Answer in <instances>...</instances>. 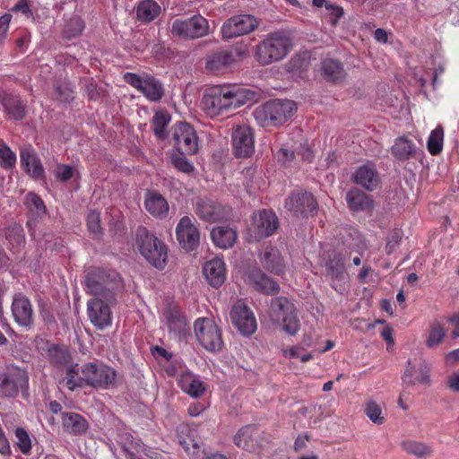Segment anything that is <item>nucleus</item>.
Wrapping results in <instances>:
<instances>
[{
  "label": "nucleus",
  "mask_w": 459,
  "mask_h": 459,
  "mask_svg": "<svg viewBox=\"0 0 459 459\" xmlns=\"http://www.w3.org/2000/svg\"><path fill=\"white\" fill-rule=\"evenodd\" d=\"M208 21L200 14L188 18H178L171 23L170 32L185 39H195L209 34Z\"/></svg>",
  "instance_id": "6"
},
{
  "label": "nucleus",
  "mask_w": 459,
  "mask_h": 459,
  "mask_svg": "<svg viewBox=\"0 0 459 459\" xmlns=\"http://www.w3.org/2000/svg\"><path fill=\"white\" fill-rule=\"evenodd\" d=\"M86 292L93 298H103L117 302V293L122 288L118 273L111 270L95 268L87 273L84 280Z\"/></svg>",
  "instance_id": "2"
},
{
  "label": "nucleus",
  "mask_w": 459,
  "mask_h": 459,
  "mask_svg": "<svg viewBox=\"0 0 459 459\" xmlns=\"http://www.w3.org/2000/svg\"><path fill=\"white\" fill-rule=\"evenodd\" d=\"M364 411L373 423L377 425L384 423L385 418L382 416V410L375 401L368 402Z\"/></svg>",
  "instance_id": "50"
},
{
  "label": "nucleus",
  "mask_w": 459,
  "mask_h": 459,
  "mask_svg": "<svg viewBox=\"0 0 459 459\" xmlns=\"http://www.w3.org/2000/svg\"><path fill=\"white\" fill-rule=\"evenodd\" d=\"M12 16L4 14L0 17V42L5 38Z\"/></svg>",
  "instance_id": "60"
},
{
  "label": "nucleus",
  "mask_w": 459,
  "mask_h": 459,
  "mask_svg": "<svg viewBox=\"0 0 459 459\" xmlns=\"http://www.w3.org/2000/svg\"><path fill=\"white\" fill-rule=\"evenodd\" d=\"M47 359L50 365L61 368L71 363L72 355L65 345L51 343L47 350Z\"/></svg>",
  "instance_id": "32"
},
{
  "label": "nucleus",
  "mask_w": 459,
  "mask_h": 459,
  "mask_svg": "<svg viewBox=\"0 0 459 459\" xmlns=\"http://www.w3.org/2000/svg\"><path fill=\"white\" fill-rule=\"evenodd\" d=\"M12 316L15 323L25 329H30L34 325V310L30 299L22 292L13 297Z\"/></svg>",
  "instance_id": "16"
},
{
  "label": "nucleus",
  "mask_w": 459,
  "mask_h": 459,
  "mask_svg": "<svg viewBox=\"0 0 459 459\" xmlns=\"http://www.w3.org/2000/svg\"><path fill=\"white\" fill-rule=\"evenodd\" d=\"M444 130L441 126L434 129L428 139L427 147L432 155L441 152L443 148Z\"/></svg>",
  "instance_id": "47"
},
{
  "label": "nucleus",
  "mask_w": 459,
  "mask_h": 459,
  "mask_svg": "<svg viewBox=\"0 0 459 459\" xmlns=\"http://www.w3.org/2000/svg\"><path fill=\"white\" fill-rule=\"evenodd\" d=\"M144 207L146 211L157 219H165L169 214L167 199L157 191H148L145 194Z\"/></svg>",
  "instance_id": "28"
},
{
  "label": "nucleus",
  "mask_w": 459,
  "mask_h": 459,
  "mask_svg": "<svg viewBox=\"0 0 459 459\" xmlns=\"http://www.w3.org/2000/svg\"><path fill=\"white\" fill-rule=\"evenodd\" d=\"M177 239L186 251L196 249L199 245V230L188 216L182 217L176 228Z\"/></svg>",
  "instance_id": "20"
},
{
  "label": "nucleus",
  "mask_w": 459,
  "mask_h": 459,
  "mask_svg": "<svg viewBox=\"0 0 459 459\" xmlns=\"http://www.w3.org/2000/svg\"><path fill=\"white\" fill-rule=\"evenodd\" d=\"M135 238L141 255L157 269H163L168 258L166 245L143 226L137 228Z\"/></svg>",
  "instance_id": "5"
},
{
  "label": "nucleus",
  "mask_w": 459,
  "mask_h": 459,
  "mask_svg": "<svg viewBox=\"0 0 459 459\" xmlns=\"http://www.w3.org/2000/svg\"><path fill=\"white\" fill-rule=\"evenodd\" d=\"M402 380L405 388L412 387L416 384L429 385L430 377L429 364L425 360H422L420 362L419 366L416 367L411 360H408Z\"/></svg>",
  "instance_id": "23"
},
{
  "label": "nucleus",
  "mask_w": 459,
  "mask_h": 459,
  "mask_svg": "<svg viewBox=\"0 0 459 459\" xmlns=\"http://www.w3.org/2000/svg\"><path fill=\"white\" fill-rule=\"evenodd\" d=\"M230 318L234 326L238 328L239 333L243 335H251L257 328L256 320L253 312L242 302H238L233 306L230 311Z\"/></svg>",
  "instance_id": "18"
},
{
  "label": "nucleus",
  "mask_w": 459,
  "mask_h": 459,
  "mask_svg": "<svg viewBox=\"0 0 459 459\" xmlns=\"http://www.w3.org/2000/svg\"><path fill=\"white\" fill-rule=\"evenodd\" d=\"M55 173L57 179L66 182L73 177L74 169L71 166L60 164Z\"/></svg>",
  "instance_id": "58"
},
{
  "label": "nucleus",
  "mask_w": 459,
  "mask_h": 459,
  "mask_svg": "<svg viewBox=\"0 0 459 459\" xmlns=\"http://www.w3.org/2000/svg\"><path fill=\"white\" fill-rule=\"evenodd\" d=\"M29 375L24 368L8 367L0 372V396L14 398L20 391L28 389Z\"/></svg>",
  "instance_id": "7"
},
{
  "label": "nucleus",
  "mask_w": 459,
  "mask_h": 459,
  "mask_svg": "<svg viewBox=\"0 0 459 459\" xmlns=\"http://www.w3.org/2000/svg\"><path fill=\"white\" fill-rule=\"evenodd\" d=\"M448 387L454 392H459V374H455L448 379Z\"/></svg>",
  "instance_id": "64"
},
{
  "label": "nucleus",
  "mask_w": 459,
  "mask_h": 459,
  "mask_svg": "<svg viewBox=\"0 0 459 459\" xmlns=\"http://www.w3.org/2000/svg\"><path fill=\"white\" fill-rule=\"evenodd\" d=\"M254 97V92L236 86H215L208 89L202 99V108L211 117L224 110L237 108Z\"/></svg>",
  "instance_id": "1"
},
{
  "label": "nucleus",
  "mask_w": 459,
  "mask_h": 459,
  "mask_svg": "<svg viewBox=\"0 0 459 459\" xmlns=\"http://www.w3.org/2000/svg\"><path fill=\"white\" fill-rule=\"evenodd\" d=\"M184 389L190 396L197 398L204 394L205 385L199 378H193Z\"/></svg>",
  "instance_id": "54"
},
{
  "label": "nucleus",
  "mask_w": 459,
  "mask_h": 459,
  "mask_svg": "<svg viewBox=\"0 0 459 459\" xmlns=\"http://www.w3.org/2000/svg\"><path fill=\"white\" fill-rule=\"evenodd\" d=\"M309 440V436L308 435H305L304 437L302 436H299L296 440H295V443H294V449L296 451L301 449V448H304L306 447V441H308Z\"/></svg>",
  "instance_id": "62"
},
{
  "label": "nucleus",
  "mask_w": 459,
  "mask_h": 459,
  "mask_svg": "<svg viewBox=\"0 0 459 459\" xmlns=\"http://www.w3.org/2000/svg\"><path fill=\"white\" fill-rule=\"evenodd\" d=\"M348 206L353 211H368L373 208V200L364 192L353 188L346 194Z\"/></svg>",
  "instance_id": "37"
},
{
  "label": "nucleus",
  "mask_w": 459,
  "mask_h": 459,
  "mask_svg": "<svg viewBox=\"0 0 459 459\" xmlns=\"http://www.w3.org/2000/svg\"><path fill=\"white\" fill-rule=\"evenodd\" d=\"M5 112L15 120H22L26 115V105L18 97H6L3 101Z\"/></svg>",
  "instance_id": "41"
},
{
  "label": "nucleus",
  "mask_w": 459,
  "mask_h": 459,
  "mask_svg": "<svg viewBox=\"0 0 459 459\" xmlns=\"http://www.w3.org/2000/svg\"><path fill=\"white\" fill-rule=\"evenodd\" d=\"M446 336L444 325L438 320H434L429 325V334L426 340L428 348H434L441 343Z\"/></svg>",
  "instance_id": "45"
},
{
  "label": "nucleus",
  "mask_w": 459,
  "mask_h": 459,
  "mask_svg": "<svg viewBox=\"0 0 459 459\" xmlns=\"http://www.w3.org/2000/svg\"><path fill=\"white\" fill-rule=\"evenodd\" d=\"M87 226L89 230L93 234L101 233L100 215L99 212L91 211L87 216Z\"/></svg>",
  "instance_id": "55"
},
{
  "label": "nucleus",
  "mask_w": 459,
  "mask_h": 459,
  "mask_svg": "<svg viewBox=\"0 0 459 459\" xmlns=\"http://www.w3.org/2000/svg\"><path fill=\"white\" fill-rule=\"evenodd\" d=\"M170 121V116L164 111H157L152 117L153 133L160 140H165L168 136L166 127Z\"/></svg>",
  "instance_id": "46"
},
{
  "label": "nucleus",
  "mask_w": 459,
  "mask_h": 459,
  "mask_svg": "<svg viewBox=\"0 0 459 459\" xmlns=\"http://www.w3.org/2000/svg\"><path fill=\"white\" fill-rule=\"evenodd\" d=\"M292 48V40L285 30L267 34L255 47V58L262 65H268L283 59Z\"/></svg>",
  "instance_id": "3"
},
{
  "label": "nucleus",
  "mask_w": 459,
  "mask_h": 459,
  "mask_svg": "<svg viewBox=\"0 0 459 459\" xmlns=\"http://www.w3.org/2000/svg\"><path fill=\"white\" fill-rule=\"evenodd\" d=\"M381 336L387 343H394L393 329L390 326H386L383 329V331L381 332Z\"/></svg>",
  "instance_id": "63"
},
{
  "label": "nucleus",
  "mask_w": 459,
  "mask_h": 459,
  "mask_svg": "<svg viewBox=\"0 0 459 459\" xmlns=\"http://www.w3.org/2000/svg\"><path fill=\"white\" fill-rule=\"evenodd\" d=\"M125 81L131 86L143 92L152 101H158L163 95V87L160 81L152 76L140 77L136 74L126 73Z\"/></svg>",
  "instance_id": "17"
},
{
  "label": "nucleus",
  "mask_w": 459,
  "mask_h": 459,
  "mask_svg": "<svg viewBox=\"0 0 459 459\" xmlns=\"http://www.w3.org/2000/svg\"><path fill=\"white\" fill-rule=\"evenodd\" d=\"M186 154L174 153L171 155V162L181 172L189 174L194 170L193 164L185 157Z\"/></svg>",
  "instance_id": "52"
},
{
  "label": "nucleus",
  "mask_w": 459,
  "mask_h": 459,
  "mask_svg": "<svg viewBox=\"0 0 459 459\" xmlns=\"http://www.w3.org/2000/svg\"><path fill=\"white\" fill-rule=\"evenodd\" d=\"M211 237L216 247L227 249L234 245L237 232L230 227L220 226L212 229Z\"/></svg>",
  "instance_id": "35"
},
{
  "label": "nucleus",
  "mask_w": 459,
  "mask_h": 459,
  "mask_svg": "<svg viewBox=\"0 0 459 459\" xmlns=\"http://www.w3.org/2000/svg\"><path fill=\"white\" fill-rule=\"evenodd\" d=\"M20 158L25 172L34 179L44 178V169L41 161L30 144H23L20 147Z\"/></svg>",
  "instance_id": "24"
},
{
  "label": "nucleus",
  "mask_w": 459,
  "mask_h": 459,
  "mask_svg": "<svg viewBox=\"0 0 459 459\" xmlns=\"http://www.w3.org/2000/svg\"><path fill=\"white\" fill-rule=\"evenodd\" d=\"M325 273L332 280H342L344 277V261L341 254L329 253L325 262Z\"/></svg>",
  "instance_id": "38"
},
{
  "label": "nucleus",
  "mask_w": 459,
  "mask_h": 459,
  "mask_svg": "<svg viewBox=\"0 0 459 459\" xmlns=\"http://www.w3.org/2000/svg\"><path fill=\"white\" fill-rule=\"evenodd\" d=\"M235 62L232 53L229 50H219L206 56L205 68L210 72L220 71Z\"/></svg>",
  "instance_id": "33"
},
{
  "label": "nucleus",
  "mask_w": 459,
  "mask_h": 459,
  "mask_svg": "<svg viewBox=\"0 0 459 459\" xmlns=\"http://www.w3.org/2000/svg\"><path fill=\"white\" fill-rule=\"evenodd\" d=\"M15 437L17 438L16 445L21 452L28 455L31 449V441L27 431L22 428H17L15 429Z\"/></svg>",
  "instance_id": "51"
},
{
  "label": "nucleus",
  "mask_w": 459,
  "mask_h": 459,
  "mask_svg": "<svg viewBox=\"0 0 459 459\" xmlns=\"http://www.w3.org/2000/svg\"><path fill=\"white\" fill-rule=\"evenodd\" d=\"M271 316L275 321L281 320L282 329L294 335L299 329L294 305L285 297H276L271 300Z\"/></svg>",
  "instance_id": "8"
},
{
  "label": "nucleus",
  "mask_w": 459,
  "mask_h": 459,
  "mask_svg": "<svg viewBox=\"0 0 459 459\" xmlns=\"http://www.w3.org/2000/svg\"><path fill=\"white\" fill-rule=\"evenodd\" d=\"M160 13V6L153 0H145L137 6L136 15L143 22L153 21Z\"/></svg>",
  "instance_id": "40"
},
{
  "label": "nucleus",
  "mask_w": 459,
  "mask_h": 459,
  "mask_svg": "<svg viewBox=\"0 0 459 459\" xmlns=\"http://www.w3.org/2000/svg\"><path fill=\"white\" fill-rule=\"evenodd\" d=\"M296 110L292 100H273L256 107L253 117L262 127L279 126L288 121Z\"/></svg>",
  "instance_id": "4"
},
{
  "label": "nucleus",
  "mask_w": 459,
  "mask_h": 459,
  "mask_svg": "<svg viewBox=\"0 0 459 459\" xmlns=\"http://www.w3.org/2000/svg\"><path fill=\"white\" fill-rule=\"evenodd\" d=\"M168 327L174 338L181 341L189 333L190 327L181 309L176 305H169L163 312Z\"/></svg>",
  "instance_id": "21"
},
{
  "label": "nucleus",
  "mask_w": 459,
  "mask_h": 459,
  "mask_svg": "<svg viewBox=\"0 0 459 459\" xmlns=\"http://www.w3.org/2000/svg\"><path fill=\"white\" fill-rule=\"evenodd\" d=\"M321 73L324 79L333 83H342L346 78L342 64L336 59H325L321 63Z\"/></svg>",
  "instance_id": "30"
},
{
  "label": "nucleus",
  "mask_w": 459,
  "mask_h": 459,
  "mask_svg": "<svg viewBox=\"0 0 459 459\" xmlns=\"http://www.w3.org/2000/svg\"><path fill=\"white\" fill-rule=\"evenodd\" d=\"M16 163V154L5 144H0V166L4 169H12Z\"/></svg>",
  "instance_id": "48"
},
{
  "label": "nucleus",
  "mask_w": 459,
  "mask_h": 459,
  "mask_svg": "<svg viewBox=\"0 0 459 459\" xmlns=\"http://www.w3.org/2000/svg\"><path fill=\"white\" fill-rule=\"evenodd\" d=\"M262 266L268 272L276 275H281L284 273L285 264L283 258L279 250L269 247L260 256Z\"/></svg>",
  "instance_id": "31"
},
{
  "label": "nucleus",
  "mask_w": 459,
  "mask_h": 459,
  "mask_svg": "<svg viewBox=\"0 0 459 459\" xmlns=\"http://www.w3.org/2000/svg\"><path fill=\"white\" fill-rule=\"evenodd\" d=\"M279 228L276 214L269 210H262L253 216V222L248 228V241L259 242L270 237Z\"/></svg>",
  "instance_id": "10"
},
{
  "label": "nucleus",
  "mask_w": 459,
  "mask_h": 459,
  "mask_svg": "<svg viewBox=\"0 0 459 459\" xmlns=\"http://www.w3.org/2000/svg\"><path fill=\"white\" fill-rule=\"evenodd\" d=\"M259 26L257 19L251 14L240 13L227 19L221 29L223 39H230L253 32Z\"/></svg>",
  "instance_id": "12"
},
{
  "label": "nucleus",
  "mask_w": 459,
  "mask_h": 459,
  "mask_svg": "<svg viewBox=\"0 0 459 459\" xmlns=\"http://www.w3.org/2000/svg\"><path fill=\"white\" fill-rule=\"evenodd\" d=\"M62 425L64 429L74 435H81L88 429L87 420L75 412H64L62 415Z\"/></svg>",
  "instance_id": "34"
},
{
  "label": "nucleus",
  "mask_w": 459,
  "mask_h": 459,
  "mask_svg": "<svg viewBox=\"0 0 459 459\" xmlns=\"http://www.w3.org/2000/svg\"><path fill=\"white\" fill-rule=\"evenodd\" d=\"M249 428L246 427L241 429L234 437V443L237 446L247 449L248 448V439H249Z\"/></svg>",
  "instance_id": "56"
},
{
  "label": "nucleus",
  "mask_w": 459,
  "mask_h": 459,
  "mask_svg": "<svg viewBox=\"0 0 459 459\" xmlns=\"http://www.w3.org/2000/svg\"><path fill=\"white\" fill-rule=\"evenodd\" d=\"M0 238L13 255L21 253L26 245L24 229L21 223L15 221L0 229Z\"/></svg>",
  "instance_id": "19"
},
{
  "label": "nucleus",
  "mask_w": 459,
  "mask_h": 459,
  "mask_svg": "<svg viewBox=\"0 0 459 459\" xmlns=\"http://www.w3.org/2000/svg\"><path fill=\"white\" fill-rule=\"evenodd\" d=\"M248 283L258 292L275 295L280 292V285L266 275L260 268L250 269L247 273Z\"/></svg>",
  "instance_id": "25"
},
{
  "label": "nucleus",
  "mask_w": 459,
  "mask_h": 459,
  "mask_svg": "<svg viewBox=\"0 0 459 459\" xmlns=\"http://www.w3.org/2000/svg\"><path fill=\"white\" fill-rule=\"evenodd\" d=\"M117 302H108L103 298H92L87 302V314L91 324L99 330L111 325V307Z\"/></svg>",
  "instance_id": "14"
},
{
  "label": "nucleus",
  "mask_w": 459,
  "mask_h": 459,
  "mask_svg": "<svg viewBox=\"0 0 459 459\" xmlns=\"http://www.w3.org/2000/svg\"><path fill=\"white\" fill-rule=\"evenodd\" d=\"M234 153L238 158H246L254 152V134L249 126H238L232 133Z\"/></svg>",
  "instance_id": "22"
},
{
  "label": "nucleus",
  "mask_w": 459,
  "mask_h": 459,
  "mask_svg": "<svg viewBox=\"0 0 459 459\" xmlns=\"http://www.w3.org/2000/svg\"><path fill=\"white\" fill-rule=\"evenodd\" d=\"M195 332L200 344L208 351L216 352L222 349L221 333L212 320L197 319L195 322Z\"/></svg>",
  "instance_id": "11"
},
{
  "label": "nucleus",
  "mask_w": 459,
  "mask_h": 459,
  "mask_svg": "<svg viewBox=\"0 0 459 459\" xmlns=\"http://www.w3.org/2000/svg\"><path fill=\"white\" fill-rule=\"evenodd\" d=\"M81 372L84 385L102 389L115 385L116 371L107 365L89 362L82 367Z\"/></svg>",
  "instance_id": "9"
},
{
  "label": "nucleus",
  "mask_w": 459,
  "mask_h": 459,
  "mask_svg": "<svg viewBox=\"0 0 459 459\" xmlns=\"http://www.w3.org/2000/svg\"><path fill=\"white\" fill-rule=\"evenodd\" d=\"M357 185L361 186L368 191L375 190L379 185V176L374 167L363 165L357 169L353 176Z\"/></svg>",
  "instance_id": "29"
},
{
  "label": "nucleus",
  "mask_w": 459,
  "mask_h": 459,
  "mask_svg": "<svg viewBox=\"0 0 459 459\" xmlns=\"http://www.w3.org/2000/svg\"><path fill=\"white\" fill-rule=\"evenodd\" d=\"M23 204L28 211L29 220L27 226L29 228L36 226L37 222L42 220L47 213V208L43 200L34 192H29L25 195Z\"/></svg>",
  "instance_id": "26"
},
{
  "label": "nucleus",
  "mask_w": 459,
  "mask_h": 459,
  "mask_svg": "<svg viewBox=\"0 0 459 459\" xmlns=\"http://www.w3.org/2000/svg\"><path fill=\"white\" fill-rule=\"evenodd\" d=\"M307 65L308 61L305 56L295 55L286 64V70L293 74H298L306 70Z\"/></svg>",
  "instance_id": "49"
},
{
  "label": "nucleus",
  "mask_w": 459,
  "mask_h": 459,
  "mask_svg": "<svg viewBox=\"0 0 459 459\" xmlns=\"http://www.w3.org/2000/svg\"><path fill=\"white\" fill-rule=\"evenodd\" d=\"M203 273L212 287L219 288L226 280L225 263L222 259L215 257L204 264Z\"/></svg>",
  "instance_id": "27"
},
{
  "label": "nucleus",
  "mask_w": 459,
  "mask_h": 459,
  "mask_svg": "<svg viewBox=\"0 0 459 459\" xmlns=\"http://www.w3.org/2000/svg\"><path fill=\"white\" fill-rule=\"evenodd\" d=\"M56 98L65 103H69L74 100V90L70 83L65 82L55 87Z\"/></svg>",
  "instance_id": "53"
},
{
  "label": "nucleus",
  "mask_w": 459,
  "mask_h": 459,
  "mask_svg": "<svg viewBox=\"0 0 459 459\" xmlns=\"http://www.w3.org/2000/svg\"><path fill=\"white\" fill-rule=\"evenodd\" d=\"M285 208L296 217L314 216L317 212V202L314 195L303 190L293 191L285 200Z\"/></svg>",
  "instance_id": "13"
},
{
  "label": "nucleus",
  "mask_w": 459,
  "mask_h": 459,
  "mask_svg": "<svg viewBox=\"0 0 459 459\" xmlns=\"http://www.w3.org/2000/svg\"><path fill=\"white\" fill-rule=\"evenodd\" d=\"M415 152V145L405 137L398 138L392 146V153L400 160L410 159Z\"/></svg>",
  "instance_id": "42"
},
{
  "label": "nucleus",
  "mask_w": 459,
  "mask_h": 459,
  "mask_svg": "<svg viewBox=\"0 0 459 459\" xmlns=\"http://www.w3.org/2000/svg\"><path fill=\"white\" fill-rule=\"evenodd\" d=\"M172 139L178 152L181 154L193 155L196 153L197 136L194 128L186 122L175 125Z\"/></svg>",
  "instance_id": "15"
},
{
  "label": "nucleus",
  "mask_w": 459,
  "mask_h": 459,
  "mask_svg": "<svg viewBox=\"0 0 459 459\" xmlns=\"http://www.w3.org/2000/svg\"><path fill=\"white\" fill-rule=\"evenodd\" d=\"M196 213L200 219L209 222H215L222 218L220 206L209 199H201L197 202Z\"/></svg>",
  "instance_id": "36"
},
{
  "label": "nucleus",
  "mask_w": 459,
  "mask_h": 459,
  "mask_svg": "<svg viewBox=\"0 0 459 459\" xmlns=\"http://www.w3.org/2000/svg\"><path fill=\"white\" fill-rule=\"evenodd\" d=\"M402 240L400 230L393 231L387 238L385 250L387 254H391L399 245Z\"/></svg>",
  "instance_id": "57"
},
{
  "label": "nucleus",
  "mask_w": 459,
  "mask_h": 459,
  "mask_svg": "<svg viewBox=\"0 0 459 459\" xmlns=\"http://www.w3.org/2000/svg\"><path fill=\"white\" fill-rule=\"evenodd\" d=\"M326 10L329 11V16H330V22L333 25H335L339 20L343 14L342 8L337 5L328 4H325Z\"/></svg>",
  "instance_id": "59"
},
{
  "label": "nucleus",
  "mask_w": 459,
  "mask_h": 459,
  "mask_svg": "<svg viewBox=\"0 0 459 459\" xmlns=\"http://www.w3.org/2000/svg\"><path fill=\"white\" fill-rule=\"evenodd\" d=\"M401 446L407 454L419 458L429 456L433 454L432 446L423 442L405 440Z\"/></svg>",
  "instance_id": "43"
},
{
  "label": "nucleus",
  "mask_w": 459,
  "mask_h": 459,
  "mask_svg": "<svg viewBox=\"0 0 459 459\" xmlns=\"http://www.w3.org/2000/svg\"><path fill=\"white\" fill-rule=\"evenodd\" d=\"M66 376L59 381L60 385H65L70 391L77 387L84 386V380L79 375L78 364L68 366L65 371Z\"/></svg>",
  "instance_id": "44"
},
{
  "label": "nucleus",
  "mask_w": 459,
  "mask_h": 459,
  "mask_svg": "<svg viewBox=\"0 0 459 459\" xmlns=\"http://www.w3.org/2000/svg\"><path fill=\"white\" fill-rule=\"evenodd\" d=\"M117 442L121 446L123 451L129 459H134L135 454L141 453L143 448L138 440H135L130 432L121 430L117 434Z\"/></svg>",
  "instance_id": "39"
},
{
  "label": "nucleus",
  "mask_w": 459,
  "mask_h": 459,
  "mask_svg": "<svg viewBox=\"0 0 459 459\" xmlns=\"http://www.w3.org/2000/svg\"><path fill=\"white\" fill-rule=\"evenodd\" d=\"M203 453V455L200 456L198 455V452L196 453V455L194 453L193 454V459H228L224 455H221V454H212V455H206L204 451L202 452Z\"/></svg>",
  "instance_id": "61"
}]
</instances>
